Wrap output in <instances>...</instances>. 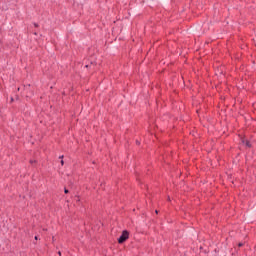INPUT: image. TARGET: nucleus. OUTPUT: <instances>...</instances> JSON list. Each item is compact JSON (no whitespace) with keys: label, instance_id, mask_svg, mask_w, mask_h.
I'll use <instances>...</instances> for the list:
<instances>
[{"label":"nucleus","instance_id":"20e7f679","mask_svg":"<svg viewBox=\"0 0 256 256\" xmlns=\"http://www.w3.org/2000/svg\"><path fill=\"white\" fill-rule=\"evenodd\" d=\"M64 193H66V194L69 193V190L65 189V190H64Z\"/></svg>","mask_w":256,"mask_h":256},{"label":"nucleus","instance_id":"39448f33","mask_svg":"<svg viewBox=\"0 0 256 256\" xmlns=\"http://www.w3.org/2000/svg\"><path fill=\"white\" fill-rule=\"evenodd\" d=\"M61 165H65V162L63 160H61Z\"/></svg>","mask_w":256,"mask_h":256},{"label":"nucleus","instance_id":"0eeeda50","mask_svg":"<svg viewBox=\"0 0 256 256\" xmlns=\"http://www.w3.org/2000/svg\"><path fill=\"white\" fill-rule=\"evenodd\" d=\"M60 159H63V156H60Z\"/></svg>","mask_w":256,"mask_h":256},{"label":"nucleus","instance_id":"f03ea898","mask_svg":"<svg viewBox=\"0 0 256 256\" xmlns=\"http://www.w3.org/2000/svg\"><path fill=\"white\" fill-rule=\"evenodd\" d=\"M246 146L251 147V144H249V142H246Z\"/></svg>","mask_w":256,"mask_h":256},{"label":"nucleus","instance_id":"7ed1b4c3","mask_svg":"<svg viewBox=\"0 0 256 256\" xmlns=\"http://www.w3.org/2000/svg\"><path fill=\"white\" fill-rule=\"evenodd\" d=\"M238 247H243V243H239V244H238Z\"/></svg>","mask_w":256,"mask_h":256},{"label":"nucleus","instance_id":"f257e3e1","mask_svg":"<svg viewBox=\"0 0 256 256\" xmlns=\"http://www.w3.org/2000/svg\"><path fill=\"white\" fill-rule=\"evenodd\" d=\"M127 239H129V232L127 230H124L122 232V235L118 238V243H125Z\"/></svg>","mask_w":256,"mask_h":256},{"label":"nucleus","instance_id":"423d86ee","mask_svg":"<svg viewBox=\"0 0 256 256\" xmlns=\"http://www.w3.org/2000/svg\"><path fill=\"white\" fill-rule=\"evenodd\" d=\"M37 239H39L37 236H35V240L37 241Z\"/></svg>","mask_w":256,"mask_h":256},{"label":"nucleus","instance_id":"6e6552de","mask_svg":"<svg viewBox=\"0 0 256 256\" xmlns=\"http://www.w3.org/2000/svg\"><path fill=\"white\" fill-rule=\"evenodd\" d=\"M59 255H61V252H59Z\"/></svg>","mask_w":256,"mask_h":256}]
</instances>
